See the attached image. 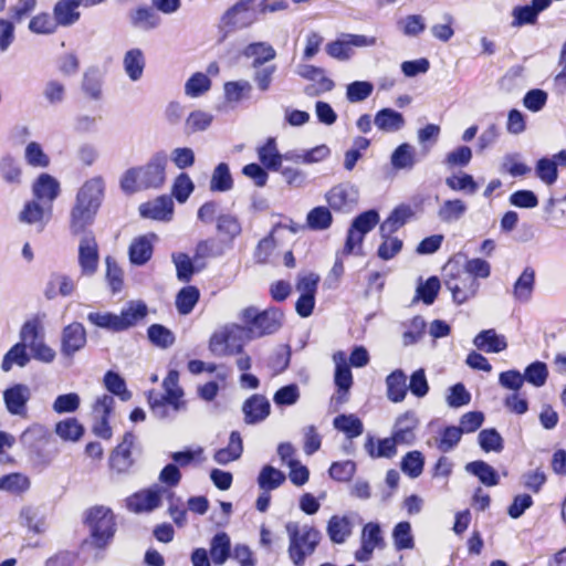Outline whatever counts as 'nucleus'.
<instances>
[{"label":"nucleus","mask_w":566,"mask_h":566,"mask_svg":"<svg viewBox=\"0 0 566 566\" xmlns=\"http://www.w3.org/2000/svg\"><path fill=\"white\" fill-rule=\"evenodd\" d=\"M105 196L103 177L95 176L86 180L78 189L75 202L70 210L69 230L72 235L93 233V226Z\"/></svg>","instance_id":"obj_1"},{"label":"nucleus","mask_w":566,"mask_h":566,"mask_svg":"<svg viewBox=\"0 0 566 566\" xmlns=\"http://www.w3.org/2000/svg\"><path fill=\"white\" fill-rule=\"evenodd\" d=\"M167 165L166 150L154 153L145 165L129 168L122 175L120 189L127 195L140 190L160 189L166 182Z\"/></svg>","instance_id":"obj_2"},{"label":"nucleus","mask_w":566,"mask_h":566,"mask_svg":"<svg viewBox=\"0 0 566 566\" xmlns=\"http://www.w3.org/2000/svg\"><path fill=\"white\" fill-rule=\"evenodd\" d=\"M289 0H238L224 11L221 23L229 30H243L252 27L260 17L289 11Z\"/></svg>","instance_id":"obj_3"},{"label":"nucleus","mask_w":566,"mask_h":566,"mask_svg":"<svg viewBox=\"0 0 566 566\" xmlns=\"http://www.w3.org/2000/svg\"><path fill=\"white\" fill-rule=\"evenodd\" d=\"M285 530L289 536V556L295 566H303L321 542V533L308 524L287 522Z\"/></svg>","instance_id":"obj_4"},{"label":"nucleus","mask_w":566,"mask_h":566,"mask_svg":"<svg viewBox=\"0 0 566 566\" xmlns=\"http://www.w3.org/2000/svg\"><path fill=\"white\" fill-rule=\"evenodd\" d=\"M239 317L254 340L279 332L283 325L284 313L273 306L265 310L248 306L240 312Z\"/></svg>","instance_id":"obj_5"},{"label":"nucleus","mask_w":566,"mask_h":566,"mask_svg":"<svg viewBox=\"0 0 566 566\" xmlns=\"http://www.w3.org/2000/svg\"><path fill=\"white\" fill-rule=\"evenodd\" d=\"M442 271L444 286L451 292L453 303L462 305L475 297L480 283L462 269L458 260H449Z\"/></svg>","instance_id":"obj_6"},{"label":"nucleus","mask_w":566,"mask_h":566,"mask_svg":"<svg viewBox=\"0 0 566 566\" xmlns=\"http://www.w3.org/2000/svg\"><path fill=\"white\" fill-rule=\"evenodd\" d=\"M252 340L244 324H231L211 335L209 349L212 354H243L244 347Z\"/></svg>","instance_id":"obj_7"},{"label":"nucleus","mask_w":566,"mask_h":566,"mask_svg":"<svg viewBox=\"0 0 566 566\" xmlns=\"http://www.w3.org/2000/svg\"><path fill=\"white\" fill-rule=\"evenodd\" d=\"M85 522L90 528L94 546L104 548L114 537L116 524L111 509L103 505L90 509Z\"/></svg>","instance_id":"obj_8"},{"label":"nucleus","mask_w":566,"mask_h":566,"mask_svg":"<svg viewBox=\"0 0 566 566\" xmlns=\"http://www.w3.org/2000/svg\"><path fill=\"white\" fill-rule=\"evenodd\" d=\"M20 340L14 344L6 354H54L44 343V333L41 321L33 317L23 323L20 329Z\"/></svg>","instance_id":"obj_9"},{"label":"nucleus","mask_w":566,"mask_h":566,"mask_svg":"<svg viewBox=\"0 0 566 566\" xmlns=\"http://www.w3.org/2000/svg\"><path fill=\"white\" fill-rule=\"evenodd\" d=\"M359 196V189L355 184L343 181L327 190L324 199L334 212L347 214L356 209Z\"/></svg>","instance_id":"obj_10"},{"label":"nucleus","mask_w":566,"mask_h":566,"mask_svg":"<svg viewBox=\"0 0 566 566\" xmlns=\"http://www.w3.org/2000/svg\"><path fill=\"white\" fill-rule=\"evenodd\" d=\"M163 395L150 390L148 392V405L153 415L158 419H172L180 411L187 409V402L184 397Z\"/></svg>","instance_id":"obj_11"},{"label":"nucleus","mask_w":566,"mask_h":566,"mask_svg":"<svg viewBox=\"0 0 566 566\" xmlns=\"http://www.w3.org/2000/svg\"><path fill=\"white\" fill-rule=\"evenodd\" d=\"M77 261L83 276H93L97 272L99 252L94 233H87L81 237Z\"/></svg>","instance_id":"obj_12"},{"label":"nucleus","mask_w":566,"mask_h":566,"mask_svg":"<svg viewBox=\"0 0 566 566\" xmlns=\"http://www.w3.org/2000/svg\"><path fill=\"white\" fill-rule=\"evenodd\" d=\"M384 547L385 539L380 525L376 522H368L361 530L360 547L356 551L355 558L357 562H367L376 548Z\"/></svg>","instance_id":"obj_13"},{"label":"nucleus","mask_w":566,"mask_h":566,"mask_svg":"<svg viewBox=\"0 0 566 566\" xmlns=\"http://www.w3.org/2000/svg\"><path fill=\"white\" fill-rule=\"evenodd\" d=\"M167 490L160 486H154L134 493L126 500V506L134 513H148L159 507L163 495Z\"/></svg>","instance_id":"obj_14"},{"label":"nucleus","mask_w":566,"mask_h":566,"mask_svg":"<svg viewBox=\"0 0 566 566\" xmlns=\"http://www.w3.org/2000/svg\"><path fill=\"white\" fill-rule=\"evenodd\" d=\"M115 400L111 395H103L98 397L94 403L93 412L96 422L93 426V432L103 438H112V428L108 424V417L113 411Z\"/></svg>","instance_id":"obj_15"},{"label":"nucleus","mask_w":566,"mask_h":566,"mask_svg":"<svg viewBox=\"0 0 566 566\" xmlns=\"http://www.w3.org/2000/svg\"><path fill=\"white\" fill-rule=\"evenodd\" d=\"M128 21L133 29L149 32L161 25V18L158 12L149 6H139L129 10Z\"/></svg>","instance_id":"obj_16"},{"label":"nucleus","mask_w":566,"mask_h":566,"mask_svg":"<svg viewBox=\"0 0 566 566\" xmlns=\"http://www.w3.org/2000/svg\"><path fill=\"white\" fill-rule=\"evenodd\" d=\"M30 397L29 387L22 384H17L3 391L6 408L13 416H27V403Z\"/></svg>","instance_id":"obj_17"},{"label":"nucleus","mask_w":566,"mask_h":566,"mask_svg":"<svg viewBox=\"0 0 566 566\" xmlns=\"http://www.w3.org/2000/svg\"><path fill=\"white\" fill-rule=\"evenodd\" d=\"M415 210L410 205L401 203L397 206L390 214L380 223L379 232L384 239L389 237L403 227L412 217Z\"/></svg>","instance_id":"obj_18"},{"label":"nucleus","mask_w":566,"mask_h":566,"mask_svg":"<svg viewBox=\"0 0 566 566\" xmlns=\"http://www.w3.org/2000/svg\"><path fill=\"white\" fill-rule=\"evenodd\" d=\"M157 239L155 233H148L135 238L129 248L128 256L132 264L145 265L153 256L154 241Z\"/></svg>","instance_id":"obj_19"},{"label":"nucleus","mask_w":566,"mask_h":566,"mask_svg":"<svg viewBox=\"0 0 566 566\" xmlns=\"http://www.w3.org/2000/svg\"><path fill=\"white\" fill-rule=\"evenodd\" d=\"M135 442V436L132 432H126L123 441L114 449L109 458V464L113 470L123 473L129 470L133 465L132 448Z\"/></svg>","instance_id":"obj_20"},{"label":"nucleus","mask_w":566,"mask_h":566,"mask_svg":"<svg viewBox=\"0 0 566 566\" xmlns=\"http://www.w3.org/2000/svg\"><path fill=\"white\" fill-rule=\"evenodd\" d=\"M419 420L413 411L400 415L394 426L392 437L399 444L410 446L416 440V429Z\"/></svg>","instance_id":"obj_21"},{"label":"nucleus","mask_w":566,"mask_h":566,"mask_svg":"<svg viewBox=\"0 0 566 566\" xmlns=\"http://www.w3.org/2000/svg\"><path fill=\"white\" fill-rule=\"evenodd\" d=\"M139 213L144 218L169 221L174 213V201L167 195L159 196L154 201L143 203Z\"/></svg>","instance_id":"obj_22"},{"label":"nucleus","mask_w":566,"mask_h":566,"mask_svg":"<svg viewBox=\"0 0 566 566\" xmlns=\"http://www.w3.org/2000/svg\"><path fill=\"white\" fill-rule=\"evenodd\" d=\"M270 401L261 395H253L244 401L242 407L244 421L248 424L263 421L270 415Z\"/></svg>","instance_id":"obj_23"},{"label":"nucleus","mask_w":566,"mask_h":566,"mask_svg":"<svg viewBox=\"0 0 566 566\" xmlns=\"http://www.w3.org/2000/svg\"><path fill=\"white\" fill-rule=\"evenodd\" d=\"M354 523L349 515H333L326 526V533L334 544H344L352 535Z\"/></svg>","instance_id":"obj_24"},{"label":"nucleus","mask_w":566,"mask_h":566,"mask_svg":"<svg viewBox=\"0 0 566 566\" xmlns=\"http://www.w3.org/2000/svg\"><path fill=\"white\" fill-rule=\"evenodd\" d=\"M375 126L382 133H397L406 125L403 115L390 107L379 109L374 117Z\"/></svg>","instance_id":"obj_25"},{"label":"nucleus","mask_w":566,"mask_h":566,"mask_svg":"<svg viewBox=\"0 0 566 566\" xmlns=\"http://www.w3.org/2000/svg\"><path fill=\"white\" fill-rule=\"evenodd\" d=\"M81 0H59L53 8V18L57 25L70 27L78 21L81 13L77 10Z\"/></svg>","instance_id":"obj_26"},{"label":"nucleus","mask_w":566,"mask_h":566,"mask_svg":"<svg viewBox=\"0 0 566 566\" xmlns=\"http://www.w3.org/2000/svg\"><path fill=\"white\" fill-rule=\"evenodd\" d=\"M86 343V332L81 323L74 322L64 327L62 333L63 354H73Z\"/></svg>","instance_id":"obj_27"},{"label":"nucleus","mask_w":566,"mask_h":566,"mask_svg":"<svg viewBox=\"0 0 566 566\" xmlns=\"http://www.w3.org/2000/svg\"><path fill=\"white\" fill-rule=\"evenodd\" d=\"M260 164L270 171H279L282 166V154L277 149L276 139L269 137L263 145L256 147Z\"/></svg>","instance_id":"obj_28"},{"label":"nucleus","mask_w":566,"mask_h":566,"mask_svg":"<svg viewBox=\"0 0 566 566\" xmlns=\"http://www.w3.org/2000/svg\"><path fill=\"white\" fill-rule=\"evenodd\" d=\"M473 344L476 349L485 353H500L507 347L505 336L497 334L493 328L481 331L474 337Z\"/></svg>","instance_id":"obj_29"},{"label":"nucleus","mask_w":566,"mask_h":566,"mask_svg":"<svg viewBox=\"0 0 566 566\" xmlns=\"http://www.w3.org/2000/svg\"><path fill=\"white\" fill-rule=\"evenodd\" d=\"M146 66V57L142 49L133 48L126 51L123 57V67L132 82H137L143 77Z\"/></svg>","instance_id":"obj_30"},{"label":"nucleus","mask_w":566,"mask_h":566,"mask_svg":"<svg viewBox=\"0 0 566 566\" xmlns=\"http://www.w3.org/2000/svg\"><path fill=\"white\" fill-rule=\"evenodd\" d=\"M535 270L526 266L513 285V297L520 303H528L535 287Z\"/></svg>","instance_id":"obj_31"},{"label":"nucleus","mask_w":566,"mask_h":566,"mask_svg":"<svg viewBox=\"0 0 566 566\" xmlns=\"http://www.w3.org/2000/svg\"><path fill=\"white\" fill-rule=\"evenodd\" d=\"M245 57H253L251 67L264 66L276 57V51L268 42H252L243 50Z\"/></svg>","instance_id":"obj_32"},{"label":"nucleus","mask_w":566,"mask_h":566,"mask_svg":"<svg viewBox=\"0 0 566 566\" xmlns=\"http://www.w3.org/2000/svg\"><path fill=\"white\" fill-rule=\"evenodd\" d=\"M172 262L176 266V276L180 282L188 283L195 273L205 268V263H197L187 253H172Z\"/></svg>","instance_id":"obj_33"},{"label":"nucleus","mask_w":566,"mask_h":566,"mask_svg":"<svg viewBox=\"0 0 566 566\" xmlns=\"http://www.w3.org/2000/svg\"><path fill=\"white\" fill-rule=\"evenodd\" d=\"M231 539L226 532H218L210 541L209 555L214 565H223L231 557Z\"/></svg>","instance_id":"obj_34"},{"label":"nucleus","mask_w":566,"mask_h":566,"mask_svg":"<svg viewBox=\"0 0 566 566\" xmlns=\"http://www.w3.org/2000/svg\"><path fill=\"white\" fill-rule=\"evenodd\" d=\"M147 305L143 301H130L125 308L122 310L118 316L120 332H124L135 326L147 315Z\"/></svg>","instance_id":"obj_35"},{"label":"nucleus","mask_w":566,"mask_h":566,"mask_svg":"<svg viewBox=\"0 0 566 566\" xmlns=\"http://www.w3.org/2000/svg\"><path fill=\"white\" fill-rule=\"evenodd\" d=\"M329 206H316L306 214L305 227L312 231H325L333 224L334 218Z\"/></svg>","instance_id":"obj_36"},{"label":"nucleus","mask_w":566,"mask_h":566,"mask_svg":"<svg viewBox=\"0 0 566 566\" xmlns=\"http://www.w3.org/2000/svg\"><path fill=\"white\" fill-rule=\"evenodd\" d=\"M387 398L391 402H401L407 395V376L401 369H396L386 378Z\"/></svg>","instance_id":"obj_37"},{"label":"nucleus","mask_w":566,"mask_h":566,"mask_svg":"<svg viewBox=\"0 0 566 566\" xmlns=\"http://www.w3.org/2000/svg\"><path fill=\"white\" fill-rule=\"evenodd\" d=\"M59 192L57 180L48 174H41L33 185L34 197L39 200H46L49 203H52Z\"/></svg>","instance_id":"obj_38"},{"label":"nucleus","mask_w":566,"mask_h":566,"mask_svg":"<svg viewBox=\"0 0 566 566\" xmlns=\"http://www.w3.org/2000/svg\"><path fill=\"white\" fill-rule=\"evenodd\" d=\"M295 73L304 80L317 81L321 91H332L335 87L334 81L325 75L323 67L303 63L296 66Z\"/></svg>","instance_id":"obj_39"},{"label":"nucleus","mask_w":566,"mask_h":566,"mask_svg":"<svg viewBox=\"0 0 566 566\" xmlns=\"http://www.w3.org/2000/svg\"><path fill=\"white\" fill-rule=\"evenodd\" d=\"M465 471L476 476L486 486H495L500 482V476L495 469L482 460L467 463Z\"/></svg>","instance_id":"obj_40"},{"label":"nucleus","mask_w":566,"mask_h":566,"mask_svg":"<svg viewBox=\"0 0 566 566\" xmlns=\"http://www.w3.org/2000/svg\"><path fill=\"white\" fill-rule=\"evenodd\" d=\"M399 443L391 436L389 438L379 439L376 442L374 438L369 437L365 442V450L371 458H392L397 453V446Z\"/></svg>","instance_id":"obj_41"},{"label":"nucleus","mask_w":566,"mask_h":566,"mask_svg":"<svg viewBox=\"0 0 566 566\" xmlns=\"http://www.w3.org/2000/svg\"><path fill=\"white\" fill-rule=\"evenodd\" d=\"M413 146L402 143L395 148L390 156V164L395 170H411L416 165Z\"/></svg>","instance_id":"obj_42"},{"label":"nucleus","mask_w":566,"mask_h":566,"mask_svg":"<svg viewBox=\"0 0 566 566\" xmlns=\"http://www.w3.org/2000/svg\"><path fill=\"white\" fill-rule=\"evenodd\" d=\"M243 452V442L238 431H232L229 439V444L226 448L218 450L213 459L219 464H227L231 461L238 460Z\"/></svg>","instance_id":"obj_43"},{"label":"nucleus","mask_w":566,"mask_h":566,"mask_svg":"<svg viewBox=\"0 0 566 566\" xmlns=\"http://www.w3.org/2000/svg\"><path fill=\"white\" fill-rule=\"evenodd\" d=\"M50 219V213L45 217L44 209L35 201H29L24 205L19 214V220L28 224H38V230L42 231Z\"/></svg>","instance_id":"obj_44"},{"label":"nucleus","mask_w":566,"mask_h":566,"mask_svg":"<svg viewBox=\"0 0 566 566\" xmlns=\"http://www.w3.org/2000/svg\"><path fill=\"white\" fill-rule=\"evenodd\" d=\"M200 298V291L195 285H187L179 290L175 305L180 315L190 314Z\"/></svg>","instance_id":"obj_45"},{"label":"nucleus","mask_w":566,"mask_h":566,"mask_svg":"<svg viewBox=\"0 0 566 566\" xmlns=\"http://www.w3.org/2000/svg\"><path fill=\"white\" fill-rule=\"evenodd\" d=\"M440 289L441 282L438 276L432 275L426 281L420 279L416 289L413 302L421 301L426 305H432L437 300Z\"/></svg>","instance_id":"obj_46"},{"label":"nucleus","mask_w":566,"mask_h":566,"mask_svg":"<svg viewBox=\"0 0 566 566\" xmlns=\"http://www.w3.org/2000/svg\"><path fill=\"white\" fill-rule=\"evenodd\" d=\"M379 212L376 209H369L356 216L349 227L360 233L358 242H363L365 235L379 223Z\"/></svg>","instance_id":"obj_47"},{"label":"nucleus","mask_w":566,"mask_h":566,"mask_svg":"<svg viewBox=\"0 0 566 566\" xmlns=\"http://www.w3.org/2000/svg\"><path fill=\"white\" fill-rule=\"evenodd\" d=\"M286 480L285 474L270 465H264L258 476V485L262 491H273L280 488Z\"/></svg>","instance_id":"obj_48"},{"label":"nucleus","mask_w":566,"mask_h":566,"mask_svg":"<svg viewBox=\"0 0 566 566\" xmlns=\"http://www.w3.org/2000/svg\"><path fill=\"white\" fill-rule=\"evenodd\" d=\"M468 206L461 199H448L438 210V217L442 222L451 223L460 220L467 212Z\"/></svg>","instance_id":"obj_49"},{"label":"nucleus","mask_w":566,"mask_h":566,"mask_svg":"<svg viewBox=\"0 0 566 566\" xmlns=\"http://www.w3.org/2000/svg\"><path fill=\"white\" fill-rule=\"evenodd\" d=\"M334 428L346 434L348 439L359 437L364 431L361 420L355 415H339L333 420Z\"/></svg>","instance_id":"obj_50"},{"label":"nucleus","mask_w":566,"mask_h":566,"mask_svg":"<svg viewBox=\"0 0 566 566\" xmlns=\"http://www.w3.org/2000/svg\"><path fill=\"white\" fill-rule=\"evenodd\" d=\"M87 322L99 329L111 333H119L120 327L117 314L112 312H90L86 316Z\"/></svg>","instance_id":"obj_51"},{"label":"nucleus","mask_w":566,"mask_h":566,"mask_svg":"<svg viewBox=\"0 0 566 566\" xmlns=\"http://www.w3.org/2000/svg\"><path fill=\"white\" fill-rule=\"evenodd\" d=\"M233 179L230 172V168L228 164L220 163L218 164L212 172L210 180V190L218 192H226L232 189Z\"/></svg>","instance_id":"obj_52"},{"label":"nucleus","mask_w":566,"mask_h":566,"mask_svg":"<svg viewBox=\"0 0 566 566\" xmlns=\"http://www.w3.org/2000/svg\"><path fill=\"white\" fill-rule=\"evenodd\" d=\"M252 90V84L247 80L230 81L223 85L224 98L229 103H239L249 97Z\"/></svg>","instance_id":"obj_53"},{"label":"nucleus","mask_w":566,"mask_h":566,"mask_svg":"<svg viewBox=\"0 0 566 566\" xmlns=\"http://www.w3.org/2000/svg\"><path fill=\"white\" fill-rule=\"evenodd\" d=\"M213 122V115L205 111L191 112L185 122V133L190 135L207 130Z\"/></svg>","instance_id":"obj_54"},{"label":"nucleus","mask_w":566,"mask_h":566,"mask_svg":"<svg viewBox=\"0 0 566 566\" xmlns=\"http://www.w3.org/2000/svg\"><path fill=\"white\" fill-rule=\"evenodd\" d=\"M325 51L327 55L340 62L348 61L354 55V50L348 39H346V33L340 34L336 40L327 43Z\"/></svg>","instance_id":"obj_55"},{"label":"nucleus","mask_w":566,"mask_h":566,"mask_svg":"<svg viewBox=\"0 0 566 566\" xmlns=\"http://www.w3.org/2000/svg\"><path fill=\"white\" fill-rule=\"evenodd\" d=\"M210 77L202 73H193L185 83V93L189 97H199L211 88Z\"/></svg>","instance_id":"obj_56"},{"label":"nucleus","mask_w":566,"mask_h":566,"mask_svg":"<svg viewBox=\"0 0 566 566\" xmlns=\"http://www.w3.org/2000/svg\"><path fill=\"white\" fill-rule=\"evenodd\" d=\"M394 546L397 551L412 549L415 538L409 522H399L392 530Z\"/></svg>","instance_id":"obj_57"},{"label":"nucleus","mask_w":566,"mask_h":566,"mask_svg":"<svg viewBox=\"0 0 566 566\" xmlns=\"http://www.w3.org/2000/svg\"><path fill=\"white\" fill-rule=\"evenodd\" d=\"M30 479L19 472L10 473L0 478V490L10 493H23L30 488Z\"/></svg>","instance_id":"obj_58"},{"label":"nucleus","mask_w":566,"mask_h":566,"mask_svg":"<svg viewBox=\"0 0 566 566\" xmlns=\"http://www.w3.org/2000/svg\"><path fill=\"white\" fill-rule=\"evenodd\" d=\"M55 433L65 441H77L83 436L84 428L75 418H69L56 423Z\"/></svg>","instance_id":"obj_59"},{"label":"nucleus","mask_w":566,"mask_h":566,"mask_svg":"<svg viewBox=\"0 0 566 566\" xmlns=\"http://www.w3.org/2000/svg\"><path fill=\"white\" fill-rule=\"evenodd\" d=\"M217 231L232 241L241 233L242 227L235 216L222 213L217 217Z\"/></svg>","instance_id":"obj_60"},{"label":"nucleus","mask_w":566,"mask_h":566,"mask_svg":"<svg viewBox=\"0 0 566 566\" xmlns=\"http://www.w3.org/2000/svg\"><path fill=\"white\" fill-rule=\"evenodd\" d=\"M535 174L547 186H552L558 178V168L551 157H542L536 161Z\"/></svg>","instance_id":"obj_61"},{"label":"nucleus","mask_w":566,"mask_h":566,"mask_svg":"<svg viewBox=\"0 0 566 566\" xmlns=\"http://www.w3.org/2000/svg\"><path fill=\"white\" fill-rule=\"evenodd\" d=\"M149 340L161 349H166L175 342L174 333L161 324H153L147 329Z\"/></svg>","instance_id":"obj_62"},{"label":"nucleus","mask_w":566,"mask_h":566,"mask_svg":"<svg viewBox=\"0 0 566 566\" xmlns=\"http://www.w3.org/2000/svg\"><path fill=\"white\" fill-rule=\"evenodd\" d=\"M104 385L109 392L119 397L123 401H128L132 398V392L127 389L124 378L117 373L107 371L104 376Z\"/></svg>","instance_id":"obj_63"},{"label":"nucleus","mask_w":566,"mask_h":566,"mask_svg":"<svg viewBox=\"0 0 566 566\" xmlns=\"http://www.w3.org/2000/svg\"><path fill=\"white\" fill-rule=\"evenodd\" d=\"M472 156V149L469 146L461 145L446 155L443 164L448 168H463L470 164Z\"/></svg>","instance_id":"obj_64"}]
</instances>
